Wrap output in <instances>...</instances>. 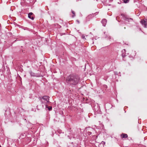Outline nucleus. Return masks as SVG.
<instances>
[{"mask_svg": "<svg viewBox=\"0 0 147 147\" xmlns=\"http://www.w3.org/2000/svg\"><path fill=\"white\" fill-rule=\"evenodd\" d=\"M30 75L31 76H36V74H35V73L32 72L31 71L30 72Z\"/></svg>", "mask_w": 147, "mask_h": 147, "instance_id": "obj_7", "label": "nucleus"}, {"mask_svg": "<svg viewBox=\"0 0 147 147\" xmlns=\"http://www.w3.org/2000/svg\"><path fill=\"white\" fill-rule=\"evenodd\" d=\"M140 23L144 26V27L146 28V27L147 23L146 20H142L140 21Z\"/></svg>", "mask_w": 147, "mask_h": 147, "instance_id": "obj_3", "label": "nucleus"}, {"mask_svg": "<svg viewBox=\"0 0 147 147\" xmlns=\"http://www.w3.org/2000/svg\"><path fill=\"white\" fill-rule=\"evenodd\" d=\"M121 138H127L128 137V136L127 135V134H122L121 135Z\"/></svg>", "mask_w": 147, "mask_h": 147, "instance_id": "obj_6", "label": "nucleus"}, {"mask_svg": "<svg viewBox=\"0 0 147 147\" xmlns=\"http://www.w3.org/2000/svg\"><path fill=\"white\" fill-rule=\"evenodd\" d=\"M109 38H111V37H110V36H109Z\"/></svg>", "mask_w": 147, "mask_h": 147, "instance_id": "obj_15", "label": "nucleus"}, {"mask_svg": "<svg viewBox=\"0 0 147 147\" xmlns=\"http://www.w3.org/2000/svg\"><path fill=\"white\" fill-rule=\"evenodd\" d=\"M33 14V13L32 12H30L28 14V17L30 19H31L32 20H33L34 19V17L32 16H31Z\"/></svg>", "mask_w": 147, "mask_h": 147, "instance_id": "obj_5", "label": "nucleus"}, {"mask_svg": "<svg viewBox=\"0 0 147 147\" xmlns=\"http://www.w3.org/2000/svg\"><path fill=\"white\" fill-rule=\"evenodd\" d=\"M129 0H123L124 2L125 3H127L128 2Z\"/></svg>", "mask_w": 147, "mask_h": 147, "instance_id": "obj_10", "label": "nucleus"}, {"mask_svg": "<svg viewBox=\"0 0 147 147\" xmlns=\"http://www.w3.org/2000/svg\"><path fill=\"white\" fill-rule=\"evenodd\" d=\"M82 38L83 39H84L85 38V36L84 35H83L82 36Z\"/></svg>", "mask_w": 147, "mask_h": 147, "instance_id": "obj_12", "label": "nucleus"}, {"mask_svg": "<svg viewBox=\"0 0 147 147\" xmlns=\"http://www.w3.org/2000/svg\"><path fill=\"white\" fill-rule=\"evenodd\" d=\"M48 109L49 110H51L52 109V107H48Z\"/></svg>", "mask_w": 147, "mask_h": 147, "instance_id": "obj_11", "label": "nucleus"}, {"mask_svg": "<svg viewBox=\"0 0 147 147\" xmlns=\"http://www.w3.org/2000/svg\"><path fill=\"white\" fill-rule=\"evenodd\" d=\"M71 12L73 14V15L72 16L73 18L75 16V12L72 10H71Z\"/></svg>", "mask_w": 147, "mask_h": 147, "instance_id": "obj_9", "label": "nucleus"}, {"mask_svg": "<svg viewBox=\"0 0 147 147\" xmlns=\"http://www.w3.org/2000/svg\"><path fill=\"white\" fill-rule=\"evenodd\" d=\"M49 97L47 96H44L40 98V100L42 104L45 105L47 107V104L49 102Z\"/></svg>", "mask_w": 147, "mask_h": 147, "instance_id": "obj_2", "label": "nucleus"}, {"mask_svg": "<svg viewBox=\"0 0 147 147\" xmlns=\"http://www.w3.org/2000/svg\"><path fill=\"white\" fill-rule=\"evenodd\" d=\"M91 134V132H89V133L88 134L89 135H90V134Z\"/></svg>", "mask_w": 147, "mask_h": 147, "instance_id": "obj_13", "label": "nucleus"}, {"mask_svg": "<svg viewBox=\"0 0 147 147\" xmlns=\"http://www.w3.org/2000/svg\"><path fill=\"white\" fill-rule=\"evenodd\" d=\"M80 78L77 75L72 74L69 75L66 78L67 82L69 84L76 85L80 82Z\"/></svg>", "mask_w": 147, "mask_h": 147, "instance_id": "obj_1", "label": "nucleus"}, {"mask_svg": "<svg viewBox=\"0 0 147 147\" xmlns=\"http://www.w3.org/2000/svg\"><path fill=\"white\" fill-rule=\"evenodd\" d=\"M1 147V145H0V147Z\"/></svg>", "mask_w": 147, "mask_h": 147, "instance_id": "obj_16", "label": "nucleus"}, {"mask_svg": "<svg viewBox=\"0 0 147 147\" xmlns=\"http://www.w3.org/2000/svg\"><path fill=\"white\" fill-rule=\"evenodd\" d=\"M104 26H105L107 23V20L105 19H103L101 22Z\"/></svg>", "mask_w": 147, "mask_h": 147, "instance_id": "obj_4", "label": "nucleus"}, {"mask_svg": "<svg viewBox=\"0 0 147 147\" xmlns=\"http://www.w3.org/2000/svg\"><path fill=\"white\" fill-rule=\"evenodd\" d=\"M124 28L125 29L126 28H125V27Z\"/></svg>", "mask_w": 147, "mask_h": 147, "instance_id": "obj_14", "label": "nucleus"}, {"mask_svg": "<svg viewBox=\"0 0 147 147\" xmlns=\"http://www.w3.org/2000/svg\"><path fill=\"white\" fill-rule=\"evenodd\" d=\"M132 20V19L131 18H126L125 19V20L126 21V22H129L131 21Z\"/></svg>", "mask_w": 147, "mask_h": 147, "instance_id": "obj_8", "label": "nucleus"}]
</instances>
